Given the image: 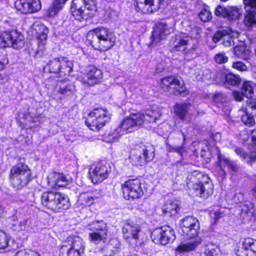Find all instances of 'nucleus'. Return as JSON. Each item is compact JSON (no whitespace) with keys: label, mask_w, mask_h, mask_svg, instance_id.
<instances>
[{"label":"nucleus","mask_w":256,"mask_h":256,"mask_svg":"<svg viewBox=\"0 0 256 256\" xmlns=\"http://www.w3.org/2000/svg\"><path fill=\"white\" fill-rule=\"evenodd\" d=\"M158 118V112L152 110H147L144 113L132 114L124 119L110 136L113 140H116L122 136L138 130L142 124L155 122Z\"/></svg>","instance_id":"1"},{"label":"nucleus","mask_w":256,"mask_h":256,"mask_svg":"<svg viewBox=\"0 0 256 256\" xmlns=\"http://www.w3.org/2000/svg\"><path fill=\"white\" fill-rule=\"evenodd\" d=\"M88 41L95 50L106 51L116 42L114 34L108 28L98 27L90 30L86 36Z\"/></svg>","instance_id":"2"},{"label":"nucleus","mask_w":256,"mask_h":256,"mask_svg":"<svg viewBox=\"0 0 256 256\" xmlns=\"http://www.w3.org/2000/svg\"><path fill=\"white\" fill-rule=\"evenodd\" d=\"M186 182L196 196L206 198L213 193V185L208 176L199 172L194 171L190 174Z\"/></svg>","instance_id":"3"},{"label":"nucleus","mask_w":256,"mask_h":256,"mask_svg":"<svg viewBox=\"0 0 256 256\" xmlns=\"http://www.w3.org/2000/svg\"><path fill=\"white\" fill-rule=\"evenodd\" d=\"M40 200L42 206L54 212H61L70 206L67 196L53 190L43 192L40 196Z\"/></svg>","instance_id":"4"},{"label":"nucleus","mask_w":256,"mask_h":256,"mask_svg":"<svg viewBox=\"0 0 256 256\" xmlns=\"http://www.w3.org/2000/svg\"><path fill=\"white\" fill-rule=\"evenodd\" d=\"M96 10V0H73L70 8L73 17L80 22L92 17Z\"/></svg>","instance_id":"5"},{"label":"nucleus","mask_w":256,"mask_h":256,"mask_svg":"<svg viewBox=\"0 0 256 256\" xmlns=\"http://www.w3.org/2000/svg\"><path fill=\"white\" fill-rule=\"evenodd\" d=\"M10 179L12 187L21 190L32 180L30 170L27 165L18 163L11 168Z\"/></svg>","instance_id":"6"},{"label":"nucleus","mask_w":256,"mask_h":256,"mask_svg":"<svg viewBox=\"0 0 256 256\" xmlns=\"http://www.w3.org/2000/svg\"><path fill=\"white\" fill-rule=\"evenodd\" d=\"M107 110L102 108H96L90 112L86 120V124L90 130L98 131L103 127L110 120Z\"/></svg>","instance_id":"7"},{"label":"nucleus","mask_w":256,"mask_h":256,"mask_svg":"<svg viewBox=\"0 0 256 256\" xmlns=\"http://www.w3.org/2000/svg\"><path fill=\"white\" fill-rule=\"evenodd\" d=\"M24 46V36L17 30L2 32L0 33V47H12L14 49H20Z\"/></svg>","instance_id":"8"},{"label":"nucleus","mask_w":256,"mask_h":256,"mask_svg":"<svg viewBox=\"0 0 256 256\" xmlns=\"http://www.w3.org/2000/svg\"><path fill=\"white\" fill-rule=\"evenodd\" d=\"M124 238L131 245L140 244L142 231L140 225L128 220H126L122 230Z\"/></svg>","instance_id":"9"},{"label":"nucleus","mask_w":256,"mask_h":256,"mask_svg":"<svg viewBox=\"0 0 256 256\" xmlns=\"http://www.w3.org/2000/svg\"><path fill=\"white\" fill-rule=\"evenodd\" d=\"M122 188L126 200L139 198L144 194V185L138 178L128 180L122 185Z\"/></svg>","instance_id":"10"},{"label":"nucleus","mask_w":256,"mask_h":256,"mask_svg":"<svg viewBox=\"0 0 256 256\" xmlns=\"http://www.w3.org/2000/svg\"><path fill=\"white\" fill-rule=\"evenodd\" d=\"M176 236L174 230L168 226L158 228L152 232L151 238L152 241L156 244L166 245L169 242H172Z\"/></svg>","instance_id":"11"},{"label":"nucleus","mask_w":256,"mask_h":256,"mask_svg":"<svg viewBox=\"0 0 256 256\" xmlns=\"http://www.w3.org/2000/svg\"><path fill=\"white\" fill-rule=\"evenodd\" d=\"M110 172L111 168L109 164L102 162L91 167L89 170V174L92 182L97 184L106 179Z\"/></svg>","instance_id":"12"},{"label":"nucleus","mask_w":256,"mask_h":256,"mask_svg":"<svg viewBox=\"0 0 256 256\" xmlns=\"http://www.w3.org/2000/svg\"><path fill=\"white\" fill-rule=\"evenodd\" d=\"M182 231L188 238H195L198 234L200 230L198 220L192 216L185 217L182 220Z\"/></svg>","instance_id":"13"},{"label":"nucleus","mask_w":256,"mask_h":256,"mask_svg":"<svg viewBox=\"0 0 256 256\" xmlns=\"http://www.w3.org/2000/svg\"><path fill=\"white\" fill-rule=\"evenodd\" d=\"M62 64H66L64 68H62V72L64 74H70L72 70L73 64L68 60L65 57H58L54 58L50 60L47 64L50 72L60 73V71Z\"/></svg>","instance_id":"14"},{"label":"nucleus","mask_w":256,"mask_h":256,"mask_svg":"<svg viewBox=\"0 0 256 256\" xmlns=\"http://www.w3.org/2000/svg\"><path fill=\"white\" fill-rule=\"evenodd\" d=\"M103 77L102 70L94 66H88L84 76L80 78L83 84L88 86H94L101 82Z\"/></svg>","instance_id":"15"},{"label":"nucleus","mask_w":256,"mask_h":256,"mask_svg":"<svg viewBox=\"0 0 256 256\" xmlns=\"http://www.w3.org/2000/svg\"><path fill=\"white\" fill-rule=\"evenodd\" d=\"M161 84L166 88L172 86L176 90L175 94L176 95L180 94L182 96H185L188 93V90L184 88V82L173 76H169L162 78Z\"/></svg>","instance_id":"16"},{"label":"nucleus","mask_w":256,"mask_h":256,"mask_svg":"<svg viewBox=\"0 0 256 256\" xmlns=\"http://www.w3.org/2000/svg\"><path fill=\"white\" fill-rule=\"evenodd\" d=\"M153 156H149L148 150L144 148H136L131 151L130 159L132 164L136 166H142L146 164L147 162L152 160Z\"/></svg>","instance_id":"17"},{"label":"nucleus","mask_w":256,"mask_h":256,"mask_svg":"<svg viewBox=\"0 0 256 256\" xmlns=\"http://www.w3.org/2000/svg\"><path fill=\"white\" fill-rule=\"evenodd\" d=\"M218 164L216 166L218 170V175L222 178H224L226 175V172L224 168L228 167L230 170L233 172H237L238 166L236 163L234 161H230L227 158L218 152Z\"/></svg>","instance_id":"18"},{"label":"nucleus","mask_w":256,"mask_h":256,"mask_svg":"<svg viewBox=\"0 0 256 256\" xmlns=\"http://www.w3.org/2000/svg\"><path fill=\"white\" fill-rule=\"evenodd\" d=\"M240 10V8H238L236 6H228L224 7L218 6L215 9L214 14L220 18L236 20L240 18L241 14Z\"/></svg>","instance_id":"19"},{"label":"nucleus","mask_w":256,"mask_h":256,"mask_svg":"<svg viewBox=\"0 0 256 256\" xmlns=\"http://www.w3.org/2000/svg\"><path fill=\"white\" fill-rule=\"evenodd\" d=\"M162 0H136V10L143 14L152 13L160 8Z\"/></svg>","instance_id":"20"},{"label":"nucleus","mask_w":256,"mask_h":256,"mask_svg":"<svg viewBox=\"0 0 256 256\" xmlns=\"http://www.w3.org/2000/svg\"><path fill=\"white\" fill-rule=\"evenodd\" d=\"M170 33V28L167 24L162 22L158 23L152 33L150 46H154L155 44L164 39Z\"/></svg>","instance_id":"21"},{"label":"nucleus","mask_w":256,"mask_h":256,"mask_svg":"<svg viewBox=\"0 0 256 256\" xmlns=\"http://www.w3.org/2000/svg\"><path fill=\"white\" fill-rule=\"evenodd\" d=\"M20 220L18 222V216H13L11 218V221L13 222L12 225L16 230H30L34 227V220L30 216H26L19 218Z\"/></svg>","instance_id":"22"},{"label":"nucleus","mask_w":256,"mask_h":256,"mask_svg":"<svg viewBox=\"0 0 256 256\" xmlns=\"http://www.w3.org/2000/svg\"><path fill=\"white\" fill-rule=\"evenodd\" d=\"M50 186L54 188L65 186L68 182V180L62 174L54 172L48 177Z\"/></svg>","instance_id":"23"},{"label":"nucleus","mask_w":256,"mask_h":256,"mask_svg":"<svg viewBox=\"0 0 256 256\" xmlns=\"http://www.w3.org/2000/svg\"><path fill=\"white\" fill-rule=\"evenodd\" d=\"M253 84L251 82H244L242 86V92H234V96L237 101H241L242 100V96L250 98L253 96Z\"/></svg>","instance_id":"24"},{"label":"nucleus","mask_w":256,"mask_h":256,"mask_svg":"<svg viewBox=\"0 0 256 256\" xmlns=\"http://www.w3.org/2000/svg\"><path fill=\"white\" fill-rule=\"evenodd\" d=\"M192 42L191 38L185 34H177L172 42L173 48L176 51H182Z\"/></svg>","instance_id":"25"},{"label":"nucleus","mask_w":256,"mask_h":256,"mask_svg":"<svg viewBox=\"0 0 256 256\" xmlns=\"http://www.w3.org/2000/svg\"><path fill=\"white\" fill-rule=\"evenodd\" d=\"M190 104L179 103L174 106V112L176 116L183 122L187 123L190 122L188 118V111Z\"/></svg>","instance_id":"26"},{"label":"nucleus","mask_w":256,"mask_h":256,"mask_svg":"<svg viewBox=\"0 0 256 256\" xmlns=\"http://www.w3.org/2000/svg\"><path fill=\"white\" fill-rule=\"evenodd\" d=\"M200 243V238H196L186 242H181L176 248V251L178 254L190 252L194 250Z\"/></svg>","instance_id":"27"},{"label":"nucleus","mask_w":256,"mask_h":256,"mask_svg":"<svg viewBox=\"0 0 256 256\" xmlns=\"http://www.w3.org/2000/svg\"><path fill=\"white\" fill-rule=\"evenodd\" d=\"M254 206L250 202H245L241 209L240 216L246 221H250L254 216Z\"/></svg>","instance_id":"28"},{"label":"nucleus","mask_w":256,"mask_h":256,"mask_svg":"<svg viewBox=\"0 0 256 256\" xmlns=\"http://www.w3.org/2000/svg\"><path fill=\"white\" fill-rule=\"evenodd\" d=\"M162 212L164 214L167 216H175L180 210L178 201H167L162 206Z\"/></svg>","instance_id":"29"},{"label":"nucleus","mask_w":256,"mask_h":256,"mask_svg":"<svg viewBox=\"0 0 256 256\" xmlns=\"http://www.w3.org/2000/svg\"><path fill=\"white\" fill-rule=\"evenodd\" d=\"M66 244L68 245L72 249L74 250L81 254L84 252L85 243L82 239L79 236L70 238L68 240V243Z\"/></svg>","instance_id":"30"},{"label":"nucleus","mask_w":256,"mask_h":256,"mask_svg":"<svg viewBox=\"0 0 256 256\" xmlns=\"http://www.w3.org/2000/svg\"><path fill=\"white\" fill-rule=\"evenodd\" d=\"M56 88L60 94L69 96L74 92L75 87L72 84H67L64 80L58 82Z\"/></svg>","instance_id":"31"},{"label":"nucleus","mask_w":256,"mask_h":256,"mask_svg":"<svg viewBox=\"0 0 256 256\" xmlns=\"http://www.w3.org/2000/svg\"><path fill=\"white\" fill-rule=\"evenodd\" d=\"M88 229L92 232L108 233L107 224L102 220L92 222L88 224Z\"/></svg>","instance_id":"32"},{"label":"nucleus","mask_w":256,"mask_h":256,"mask_svg":"<svg viewBox=\"0 0 256 256\" xmlns=\"http://www.w3.org/2000/svg\"><path fill=\"white\" fill-rule=\"evenodd\" d=\"M89 239L92 242L95 244H99L100 242H105L108 238V233L106 232H92L88 234Z\"/></svg>","instance_id":"33"},{"label":"nucleus","mask_w":256,"mask_h":256,"mask_svg":"<svg viewBox=\"0 0 256 256\" xmlns=\"http://www.w3.org/2000/svg\"><path fill=\"white\" fill-rule=\"evenodd\" d=\"M234 152L238 156L243 158H247V162L249 164H252L256 160V150H254V152H252L249 154L246 152L242 148L240 147L236 148L234 149Z\"/></svg>","instance_id":"34"},{"label":"nucleus","mask_w":256,"mask_h":256,"mask_svg":"<svg viewBox=\"0 0 256 256\" xmlns=\"http://www.w3.org/2000/svg\"><path fill=\"white\" fill-rule=\"evenodd\" d=\"M196 46L190 42L182 50L184 60H190L195 58L196 56Z\"/></svg>","instance_id":"35"},{"label":"nucleus","mask_w":256,"mask_h":256,"mask_svg":"<svg viewBox=\"0 0 256 256\" xmlns=\"http://www.w3.org/2000/svg\"><path fill=\"white\" fill-rule=\"evenodd\" d=\"M28 4V0H16L14 3V6L22 14H28L30 12Z\"/></svg>","instance_id":"36"},{"label":"nucleus","mask_w":256,"mask_h":256,"mask_svg":"<svg viewBox=\"0 0 256 256\" xmlns=\"http://www.w3.org/2000/svg\"><path fill=\"white\" fill-rule=\"evenodd\" d=\"M244 246L248 250V256H256V240L250 238H245Z\"/></svg>","instance_id":"37"},{"label":"nucleus","mask_w":256,"mask_h":256,"mask_svg":"<svg viewBox=\"0 0 256 256\" xmlns=\"http://www.w3.org/2000/svg\"><path fill=\"white\" fill-rule=\"evenodd\" d=\"M220 250L216 245L208 243L205 246L204 254L206 256H218Z\"/></svg>","instance_id":"38"},{"label":"nucleus","mask_w":256,"mask_h":256,"mask_svg":"<svg viewBox=\"0 0 256 256\" xmlns=\"http://www.w3.org/2000/svg\"><path fill=\"white\" fill-rule=\"evenodd\" d=\"M42 31L38 35V46L39 50H44V46L47 39V35L48 32V29L44 26H42Z\"/></svg>","instance_id":"39"},{"label":"nucleus","mask_w":256,"mask_h":256,"mask_svg":"<svg viewBox=\"0 0 256 256\" xmlns=\"http://www.w3.org/2000/svg\"><path fill=\"white\" fill-rule=\"evenodd\" d=\"M60 254L61 256H80L81 254L72 249L68 245L64 244L60 249Z\"/></svg>","instance_id":"40"},{"label":"nucleus","mask_w":256,"mask_h":256,"mask_svg":"<svg viewBox=\"0 0 256 256\" xmlns=\"http://www.w3.org/2000/svg\"><path fill=\"white\" fill-rule=\"evenodd\" d=\"M78 202L82 206H90L93 203L92 196L88 192L80 194L78 196Z\"/></svg>","instance_id":"41"},{"label":"nucleus","mask_w":256,"mask_h":256,"mask_svg":"<svg viewBox=\"0 0 256 256\" xmlns=\"http://www.w3.org/2000/svg\"><path fill=\"white\" fill-rule=\"evenodd\" d=\"M234 54L239 58L242 59L247 58L250 52L244 46H236L234 48Z\"/></svg>","instance_id":"42"},{"label":"nucleus","mask_w":256,"mask_h":256,"mask_svg":"<svg viewBox=\"0 0 256 256\" xmlns=\"http://www.w3.org/2000/svg\"><path fill=\"white\" fill-rule=\"evenodd\" d=\"M248 14L245 16L244 23L248 26H251L256 24V10H247Z\"/></svg>","instance_id":"43"},{"label":"nucleus","mask_w":256,"mask_h":256,"mask_svg":"<svg viewBox=\"0 0 256 256\" xmlns=\"http://www.w3.org/2000/svg\"><path fill=\"white\" fill-rule=\"evenodd\" d=\"M183 136V140L184 144V142L186 140V136L184 134V132H181ZM166 150L169 152H176L182 156V154L184 152V144H182L180 146H172L170 144H166Z\"/></svg>","instance_id":"44"},{"label":"nucleus","mask_w":256,"mask_h":256,"mask_svg":"<svg viewBox=\"0 0 256 256\" xmlns=\"http://www.w3.org/2000/svg\"><path fill=\"white\" fill-rule=\"evenodd\" d=\"M225 82L228 84L236 86L240 82V78L239 76L233 74L231 73L226 74L224 76Z\"/></svg>","instance_id":"45"},{"label":"nucleus","mask_w":256,"mask_h":256,"mask_svg":"<svg viewBox=\"0 0 256 256\" xmlns=\"http://www.w3.org/2000/svg\"><path fill=\"white\" fill-rule=\"evenodd\" d=\"M198 17L200 20L204 22H208L211 20L212 18V14L208 6H204L201 12L199 13Z\"/></svg>","instance_id":"46"},{"label":"nucleus","mask_w":256,"mask_h":256,"mask_svg":"<svg viewBox=\"0 0 256 256\" xmlns=\"http://www.w3.org/2000/svg\"><path fill=\"white\" fill-rule=\"evenodd\" d=\"M60 2L54 0L52 6L48 10V15L50 17L54 16L61 9Z\"/></svg>","instance_id":"47"},{"label":"nucleus","mask_w":256,"mask_h":256,"mask_svg":"<svg viewBox=\"0 0 256 256\" xmlns=\"http://www.w3.org/2000/svg\"><path fill=\"white\" fill-rule=\"evenodd\" d=\"M237 32H234L230 30V34H227L223 39L222 44L225 46H234L235 42L234 37L237 36Z\"/></svg>","instance_id":"48"},{"label":"nucleus","mask_w":256,"mask_h":256,"mask_svg":"<svg viewBox=\"0 0 256 256\" xmlns=\"http://www.w3.org/2000/svg\"><path fill=\"white\" fill-rule=\"evenodd\" d=\"M230 34V29L226 28L216 32L213 36V41L216 43L222 39L226 36L227 34Z\"/></svg>","instance_id":"49"},{"label":"nucleus","mask_w":256,"mask_h":256,"mask_svg":"<svg viewBox=\"0 0 256 256\" xmlns=\"http://www.w3.org/2000/svg\"><path fill=\"white\" fill-rule=\"evenodd\" d=\"M10 237L6 232L0 231V250H4L8 246Z\"/></svg>","instance_id":"50"},{"label":"nucleus","mask_w":256,"mask_h":256,"mask_svg":"<svg viewBox=\"0 0 256 256\" xmlns=\"http://www.w3.org/2000/svg\"><path fill=\"white\" fill-rule=\"evenodd\" d=\"M252 112L249 114L248 112L245 111V114L242 116V120L246 125L252 126L254 124V117L252 116Z\"/></svg>","instance_id":"51"},{"label":"nucleus","mask_w":256,"mask_h":256,"mask_svg":"<svg viewBox=\"0 0 256 256\" xmlns=\"http://www.w3.org/2000/svg\"><path fill=\"white\" fill-rule=\"evenodd\" d=\"M28 8L30 9V14L37 12L40 10L42 6L40 0H28Z\"/></svg>","instance_id":"52"},{"label":"nucleus","mask_w":256,"mask_h":256,"mask_svg":"<svg viewBox=\"0 0 256 256\" xmlns=\"http://www.w3.org/2000/svg\"><path fill=\"white\" fill-rule=\"evenodd\" d=\"M118 246L119 244H118V246H117V244H116L114 246L112 244H110L104 248L103 251L106 256H111L118 252Z\"/></svg>","instance_id":"53"},{"label":"nucleus","mask_w":256,"mask_h":256,"mask_svg":"<svg viewBox=\"0 0 256 256\" xmlns=\"http://www.w3.org/2000/svg\"><path fill=\"white\" fill-rule=\"evenodd\" d=\"M212 100L216 103H223L226 101V95L222 92H216L212 96Z\"/></svg>","instance_id":"54"},{"label":"nucleus","mask_w":256,"mask_h":256,"mask_svg":"<svg viewBox=\"0 0 256 256\" xmlns=\"http://www.w3.org/2000/svg\"><path fill=\"white\" fill-rule=\"evenodd\" d=\"M246 10H256V0H243Z\"/></svg>","instance_id":"55"},{"label":"nucleus","mask_w":256,"mask_h":256,"mask_svg":"<svg viewBox=\"0 0 256 256\" xmlns=\"http://www.w3.org/2000/svg\"><path fill=\"white\" fill-rule=\"evenodd\" d=\"M15 256H40L37 252L30 250H24L18 252Z\"/></svg>","instance_id":"56"},{"label":"nucleus","mask_w":256,"mask_h":256,"mask_svg":"<svg viewBox=\"0 0 256 256\" xmlns=\"http://www.w3.org/2000/svg\"><path fill=\"white\" fill-rule=\"evenodd\" d=\"M236 254L238 256H248V250L246 246H244V240L242 244L238 247L236 251Z\"/></svg>","instance_id":"57"},{"label":"nucleus","mask_w":256,"mask_h":256,"mask_svg":"<svg viewBox=\"0 0 256 256\" xmlns=\"http://www.w3.org/2000/svg\"><path fill=\"white\" fill-rule=\"evenodd\" d=\"M214 60L218 64H224L228 62V58L224 53H220L215 56Z\"/></svg>","instance_id":"58"},{"label":"nucleus","mask_w":256,"mask_h":256,"mask_svg":"<svg viewBox=\"0 0 256 256\" xmlns=\"http://www.w3.org/2000/svg\"><path fill=\"white\" fill-rule=\"evenodd\" d=\"M88 192L92 196V201L102 197L104 195V192L100 190H94L92 191H88Z\"/></svg>","instance_id":"59"},{"label":"nucleus","mask_w":256,"mask_h":256,"mask_svg":"<svg viewBox=\"0 0 256 256\" xmlns=\"http://www.w3.org/2000/svg\"><path fill=\"white\" fill-rule=\"evenodd\" d=\"M232 66L233 68L242 72L246 71L247 70V66L243 62H234Z\"/></svg>","instance_id":"60"},{"label":"nucleus","mask_w":256,"mask_h":256,"mask_svg":"<svg viewBox=\"0 0 256 256\" xmlns=\"http://www.w3.org/2000/svg\"><path fill=\"white\" fill-rule=\"evenodd\" d=\"M8 64V60L4 52L0 53V70H2L4 66Z\"/></svg>","instance_id":"61"},{"label":"nucleus","mask_w":256,"mask_h":256,"mask_svg":"<svg viewBox=\"0 0 256 256\" xmlns=\"http://www.w3.org/2000/svg\"><path fill=\"white\" fill-rule=\"evenodd\" d=\"M234 200L236 203H242L244 201V194L242 192L236 193L234 196Z\"/></svg>","instance_id":"62"},{"label":"nucleus","mask_w":256,"mask_h":256,"mask_svg":"<svg viewBox=\"0 0 256 256\" xmlns=\"http://www.w3.org/2000/svg\"><path fill=\"white\" fill-rule=\"evenodd\" d=\"M256 109V102H250L247 108H246L245 111L248 112H250V110H255Z\"/></svg>","instance_id":"63"},{"label":"nucleus","mask_w":256,"mask_h":256,"mask_svg":"<svg viewBox=\"0 0 256 256\" xmlns=\"http://www.w3.org/2000/svg\"><path fill=\"white\" fill-rule=\"evenodd\" d=\"M191 32H192V35L194 34H196V35H200L202 32V30L197 26H194L192 28Z\"/></svg>","instance_id":"64"}]
</instances>
